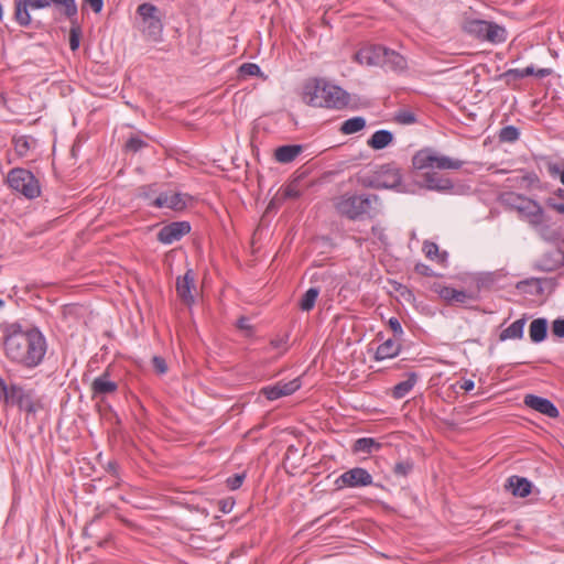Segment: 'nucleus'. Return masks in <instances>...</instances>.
Wrapping results in <instances>:
<instances>
[{
	"mask_svg": "<svg viewBox=\"0 0 564 564\" xmlns=\"http://www.w3.org/2000/svg\"><path fill=\"white\" fill-rule=\"evenodd\" d=\"M46 349V339L37 328L23 329L19 324L6 328L3 351L13 365L33 369L43 361Z\"/></svg>",
	"mask_w": 564,
	"mask_h": 564,
	"instance_id": "obj_1",
	"label": "nucleus"
},
{
	"mask_svg": "<svg viewBox=\"0 0 564 564\" xmlns=\"http://www.w3.org/2000/svg\"><path fill=\"white\" fill-rule=\"evenodd\" d=\"M302 98L312 107L330 109H343L349 102L347 91L321 78L310 79L304 84Z\"/></svg>",
	"mask_w": 564,
	"mask_h": 564,
	"instance_id": "obj_2",
	"label": "nucleus"
},
{
	"mask_svg": "<svg viewBox=\"0 0 564 564\" xmlns=\"http://www.w3.org/2000/svg\"><path fill=\"white\" fill-rule=\"evenodd\" d=\"M380 197L376 194L346 193L336 199L337 213L349 220L373 218L380 212Z\"/></svg>",
	"mask_w": 564,
	"mask_h": 564,
	"instance_id": "obj_3",
	"label": "nucleus"
},
{
	"mask_svg": "<svg viewBox=\"0 0 564 564\" xmlns=\"http://www.w3.org/2000/svg\"><path fill=\"white\" fill-rule=\"evenodd\" d=\"M137 13L139 15L138 28L142 34L150 41H161L163 32V15L160 9L152 3L144 2L138 7Z\"/></svg>",
	"mask_w": 564,
	"mask_h": 564,
	"instance_id": "obj_4",
	"label": "nucleus"
},
{
	"mask_svg": "<svg viewBox=\"0 0 564 564\" xmlns=\"http://www.w3.org/2000/svg\"><path fill=\"white\" fill-rule=\"evenodd\" d=\"M463 30L482 42L499 44L507 40V30L503 26L486 20H466L463 24Z\"/></svg>",
	"mask_w": 564,
	"mask_h": 564,
	"instance_id": "obj_5",
	"label": "nucleus"
},
{
	"mask_svg": "<svg viewBox=\"0 0 564 564\" xmlns=\"http://www.w3.org/2000/svg\"><path fill=\"white\" fill-rule=\"evenodd\" d=\"M413 166L419 170H459L464 162L457 159L440 154L432 149H423L416 152L412 159Z\"/></svg>",
	"mask_w": 564,
	"mask_h": 564,
	"instance_id": "obj_6",
	"label": "nucleus"
},
{
	"mask_svg": "<svg viewBox=\"0 0 564 564\" xmlns=\"http://www.w3.org/2000/svg\"><path fill=\"white\" fill-rule=\"evenodd\" d=\"M9 186L29 199L39 197L41 187L35 176L25 169H12L7 177Z\"/></svg>",
	"mask_w": 564,
	"mask_h": 564,
	"instance_id": "obj_7",
	"label": "nucleus"
},
{
	"mask_svg": "<svg viewBox=\"0 0 564 564\" xmlns=\"http://www.w3.org/2000/svg\"><path fill=\"white\" fill-rule=\"evenodd\" d=\"M510 205L519 212V214L524 217L530 225L538 228L544 224L545 215L542 206L528 197L522 195L511 194L509 196Z\"/></svg>",
	"mask_w": 564,
	"mask_h": 564,
	"instance_id": "obj_8",
	"label": "nucleus"
},
{
	"mask_svg": "<svg viewBox=\"0 0 564 564\" xmlns=\"http://www.w3.org/2000/svg\"><path fill=\"white\" fill-rule=\"evenodd\" d=\"M6 403L18 405L20 410L28 413H35L42 408L41 401L33 389L25 390L23 387L13 383L11 384V397Z\"/></svg>",
	"mask_w": 564,
	"mask_h": 564,
	"instance_id": "obj_9",
	"label": "nucleus"
},
{
	"mask_svg": "<svg viewBox=\"0 0 564 564\" xmlns=\"http://www.w3.org/2000/svg\"><path fill=\"white\" fill-rule=\"evenodd\" d=\"M48 8L47 0H15L14 1V21L22 28H28L32 23L31 10Z\"/></svg>",
	"mask_w": 564,
	"mask_h": 564,
	"instance_id": "obj_10",
	"label": "nucleus"
},
{
	"mask_svg": "<svg viewBox=\"0 0 564 564\" xmlns=\"http://www.w3.org/2000/svg\"><path fill=\"white\" fill-rule=\"evenodd\" d=\"M338 488L346 487H366L372 485V476L361 467L351 468L343 473L336 480Z\"/></svg>",
	"mask_w": 564,
	"mask_h": 564,
	"instance_id": "obj_11",
	"label": "nucleus"
},
{
	"mask_svg": "<svg viewBox=\"0 0 564 564\" xmlns=\"http://www.w3.org/2000/svg\"><path fill=\"white\" fill-rule=\"evenodd\" d=\"M175 286L180 300L188 306L193 305L196 292L194 271L188 269L184 275L177 276Z\"/></svg>",
	"mask_w": 564,
	"mask_h": 564,
	"instance_id": "obj_12",
	"label": "nucleus"
},
{
	"mask_svg": "<svg viewBox=\"0 0 564 564\" xmlns=\"http://www.w3.org/2000/svg\"><path fill=\"white\" fill-rule=\"evenodd\" d=\"M387 47L382 45H367L356 53V59L361 65L383 66Z\"/></svg>",
	"mask_w": 564,
	"mask_h": 564,
	"instance_id": "obj_13",
	"label": "nucleus"
},
{
	"mask_svg": "<svg viewBox=\"0 0 564 564\" xmlns=\"http://www.w3.org/2000/svg\"><path fill=\"white\" fill-rule=\"evenodd\" d=\"M191 231V225L187 221H175L164 226L158 234V240L170 245L180 240L184 235Z\"/></svg>",
	"mask_w": 564,
	"mask_h": 564,
	"instance_id": "obj_14",
	"label": "nucleus"
},
{
	"mask_svg": "<svg viewBox=\"0 0 564 564\" xmlns=\"http://www.w3.org/2000/svg\"><path fill=\"white\" fill-rule=\"evenodd\" d=\"M300 379H293L289 382H278L274 386H269L262 389V394L270 401L290 395L300 389Z\"/></svg>",
	"mask_w": 564,
	"mask_h": 564,
	"instance_id": "obj_15",
	"label": "nucleus"
},
{
	"mask_svg": "<svg viewBox=\"0 0 564 564\" xmlns=\"http://www.w3.org/2000/svg\"><path fill=\"white\" fill-rule=\"evenodd\" d=\"M186 195L174 192L161 193L152 203L156 208H169L172 210H182L186 207Z\"/></svg>",
	"mask_w": 564,
	"mask_h": 564,
	"instance_id": "obj_16",
	"label": "nucleus"
},
{
	"mask_svg": "<svg viewBox=\"0 0 564 564\" xmlns=\"http://www.w3.org/2000/svg\"><path fill=\"white\" fill-rule=\"evenodd\" d=\"M524 404L541 414H544L551 419H556L560 415L556 406L547 399L538 397L534 394H528L524 397Z\"/></svg>",
	"mask_w": 564,
	"mask_h": 564,
	"instance_id": "obj_17",
	"label": "nucleus"
},
{
	"mask_svg": "<svg viewBox=\"0 0 564 564\" xmlns=\"http://www.w3.org/2000/svg\"><path fill=\"white\" fill-rule=\"evenodd\" d=\"M551 74H552L551 68L535 69L534 66L531 65V66H528L524 68H510L501 75V78H505L507 82H509L510 79L518 80V79H522L524 77L533 76V75L539 78H544Z\"/></svg>",
	"mask_w": 564,
	"mask_h": 564,
	"instance_id": "obj_18",
	"label": "nucleus"
},
{
	"mask_svg": "<svg viewBox=\"0 0 564 564\" xmlns=\"http://www.w3.org/2000/svg\"><path fill=\"white\" fill-rule=\"evenodd\" d=\"M434 290L448 304H463L473 299L467 292L446 285L436 284Z\"/></svg>",
	"mask_w": 564,
	"mask_h": 564,
	"instance_id": "obj_19",
	"label": "nucleus"
},
{
	"mask_svg": "<svg viewBox=\"0 0 564 564\" xmlns=\"http://www.w3.org/2000/svg\"><path fill=\"white\" fill-rule=\"evenodd\" d=\"M378 180H380L381 188H395L401 184L402 176L397 166L386 164L380 167Z\"/></svg>",
	"mask_w": 564,
	"mask_h": 564,
	"instance_id": "obj_20",
	"label": "nucleus"
},
{
	"mask_svg": "<svg viewBox=\"0 0 564 564\" xmlns=\"http://www.w3.org/2000/svg\"><path fill=\"white\" fill-rule=\"evenodd\" d=\"M110 375L108 371L104 372L99 377L95 378L91 382L93 398L104 397L111 394L117 391L118 384L109 379Z\"/></svg>",
	"mask_w": 564,
	"mask_h": 564,
	"instance_id": "obj_21",
	"label": "nucleus"
},
{
	"mask_svg": "<svg viewBox=\"0 0 564 564\" xmlns=\"http://www.w3.org/2000/svg\"><path fill=\"white\" fill-rule=\"evenodd\" d=\"M505 488L514 497L524 498L531 494L532 484L527 478L514 475L507 479Z\"/></svg>",
	"mask_w": 564,
	"mask_h": 564,
	"instance_id": "obj_22",
	"label": "nucleus"
},
{
	"mask_svg": "<svg viewBox=\"0 0 564 564\" xmlns=\"http://www.w3.org/2000/svg\"><path fill=\"white\" fill-rule=\"evenodd\" d=\"M303 151L302 145L288 144L275 149L274 159L280 163H290L294 161Z\"/></svg>",
	"mask_w": 564,
	"mask_h": 564,
	"instance_id": "obj_23",
	"label": "nucleus"
},
{
	"mask_svg": "<svg viewBox=\"0 0 564 564\" xmlns=\"http://www.w3.org/2000/svg\"><path fill=\"white\" fill-rule=\"evenodd\" d=\"M426 187L437 192H449L454 185L449 178L441 177L437 173H426L424 175Z\"/></svg>",
	"mask_w": 564,
	"mask_h": 564,
	"instance_id": "obj_24",
	"label": "nucleus"
},
{
	"mask_svg": "<svg viewBox=\"0 0 564 564\" xmlns=\"http://www.w3.org/2000/svg\"><path fill=\"white\" fill-rule=\"evenodd\" d=\"M401 350V345L395 339H387L378 346L376 350V359L382 360L395 357Z\"/></svg>",
	"mask_w": 564,
	"mask_h": 564,
	"instance_id": "obj_25",
	"label": "nucleus"
},
{
	"mask_svg": "<svg viewBox=\"0 0 564 564\" xmlns=\"http://www.w3.org/2000/svg\"><path fill=\"white\" fill-rule=\"evenodd\" d=\"M382 67L393 72H402L406 68V59L398 52L387 47V55Z\"/></svg>",
	"mask_w": 564,
	"mask_h": 564,
	"instance_id": "obj_26",
	"label": "nucleus"
},
{
	"mask_svg": "<svg viewBox=\"0 0 564 564\" xmlns=\"http://www.w3.org/2000/svg\"><path fill=\"white\" fill-rule=\"evenodd\" d=\"M392 141V132L388 130H378L369 138L367 144L373 150H382L387 148Z\"/></svg>",
	"mask_w": 564,
	"mask_h": 564,
	"instance_id": "obj_27",
	"label": "nucleus"
},
{
	"mask_svg": "<svg viewBox=\"0 0 564 564\" xmlns=\"http://www.w3.org/2000/svg\"><path fill=\"white\" fill-rule=\"evenodd\" d=\"M48 7L54 6L68 20L77 18L78 9L75 0H47Z\"/></svg>",
	"mask_w": 564,
	"mask_h": 564,
	"instance_id": "obj_28",
	"label": "nucleus"
},
{
	"mask_svg": "<svg viewBox=\"0 0 564 564\" xmlns=\"http://www.w3.org/2000/svg\"><path fill=\"white\" fill-rule=\"evenodd\" d=\"M417 381V375L415 372H411L408 375V378L404 381L399 382L392 389V397L394 399L404 398L414 387Z\"/></svg>",
	"mask_w": 564,
	"mask_h": 564,
	"instance_id": "obj_29",
	"label": "nucleus"
},
{
	"mask_svg": "<svg viewBox=\"0 0 564 564\" xmlns=\"http://www.w3.org/2000/svg\"><path fill=\"white\" fill-rule=\"evenodd\" d=\"M547 332V322L545 318L533 319L530 324V338L534 343H540L545 339Z\"/></svg>",
	"mask_w": 564,
	"mask_h": 564,
	"instance_id": "obj_30",
	"label": "nucleus"
},
{
	"mask_svg": "<svg viewBox=\"0 0 564 564\" xmlns=\"http://www.w3.org/2000/svg\"><path fill=\"white\" fill-rule=\"evenodd\" d=\"M381 448V444L377 442L372 437H361L358 438L352 446L354 452L356 453H366L370 454L372 452H377Z\"/></svg>",
	"mask_w": 564,
	"mask_h": 564,
	"instance_id": "obj_31",
	"label": "nucleus"
},
{
	"mask_svg": "<svg viewBox=\"0 0 564 564\" xmlns=\"http://www.w3.org/2000/svg\"><path fill=\"white\" fill-rule=\"evenodd\" d=\"M524 325V318L517 319L500 333V340L521 338L523 336Z\"/></svg>",
	"mask_w": 564,
	"mask_h": 564,
	"instance_id": "obj_32",
	"label": "nucleus"
},
{
	"mask_svg": "<svg viewBox=\"0 0 564 564\" xmlns=\"http://www.w3.org/2000/svg\"><path fill=\"white\" fill-rule=\"evenodd\" d=\"M366 127V120L362 117H354L341 123L340 132L343 134H352L361 131Z\"/></svg>",
	"mask_w": 564,
	"mask_h": 564,
	"instance_id": "obj_33",
	"label": "nucleus"
},
{
	"mask_svg": "<svg viewBox=\"0 0 564 564\" xmlns=\"http://www.w3.org/2000/svg\"><path fill=\"white\" fill-rule=\"evenodd\" d=\"M319 290L317 288H310L301 297L299 307L303 312H310L314 308L316 300L318 297Z\"/></svg>",
	"mask_w": 564,
	"mask_h": 564,
	"instance_id": "obj_34",
	"label": "nucleus"
},
{
	"mask_svg": "<svg viewBox=\"0 0 564 564\" xmlns=\"http://www.w3.org/2000/svg\"><path fill=\"white\" fill-rule=\"evenodd\" d=\"M423 252L425 257L430 260H436L438 263H445L447 253L440 252L438 246L432 241H424L423 243Z\"/></svg>",
	"mask_w": 564,
	"mask_h": 564,
	"instance_id": "obj_35",
	"label": "nucleus"
},
{
	"mask_svg": "<svg viewBox=\"0 0 564 564\" xmlns=\"http://www.w3.org/2000/svg\"><path fill=\"white\" fill-rule=\"evenodd\" d=\"M69 47L73 52L77 51L80 44L82 26L77 18L69 20Z\"/></svg>",
	"mask_w": 564,
	"mask_h": 564,
	"instance_id": "obj_36",
	"label": "nucleus"
},
{
	"mask_svg": "<svg viewBox=\"0 0 564 564\" xmlns=\"http://www.w3.org/2000/svg\"><path fill=\"white\" fill-rule=\"evenodd\" d=\"M34 141L26 135L17 137L13 139L14 150L19 156H25L31 149Z\"/></svg>",
	"mask_w": 564,
	"mask_h": 564,
	"instance_id": "obj_37",
	"label": "nucleus"
},
{
	"mask_svg": "<svg viewBox=\"0 0 564 564\" xmlns=\"http://www.w3.org/2000/svg\"><path fill=\"white\" fill-rule=\"evenodd\" d=\"M414 464L411 459H404L397 462L392 468L393 474L397 477H403L405 478L412 470H413Z\"/></svg>",
	"mask_w": 564,
	"mask_h": 564,
	"instance_id": "obj_38",
	"label": "nucleus"
},
{
	"mask_svg": "<svg viewBox=\"0 0 564 564\" xmlns=\"http://www.w3.org/2000/svg\"><path fill=\"white\" fill-rule=\"evenodd\" d=\"M520 132L514 126H506L499 132L501 142H514L519 139Z\"/></svg>",
	"mask_w": 564,
	"mask_h": 564,
	"instance_id": "obj_39",
	"label": "nucleus"
},
{
	"mask_svg": "<svg viewBox=\"0 0 564 564\" xmlns=\"http://www.w3.org/2000/svg\"><path fill=\"white\" fill-rule=\"evenodd\" d=\"M545 166H546L549 174L552 177H558L561 183L564 186V169H563L564 162L557 163V162L546 161Z\"/></svg>",
	"mask_w": 564,
	"mask_h": 564,
	"instance_id": "obj_40",
	"label": "nucleus"
},
{
	"mask_svg": "<svg viewBox=\"0 0 564 564\" xmlns=\"http://www.w3.org/2000/svg\"><path fill=\"white\" fill-rule=\"evenodd\" d=\"M147 145H148L147 142L143 141L141 138H139L137 135H132L127 141L124 148L127 151L135 153Z\"/></svg>",
	"mask_w": 564,
	"mask_h": 564,
	"instance_id": "obj_41",
	"label": "nucleus"
},
{
	"mask_svg": "<svg viewBox=\"0 0 564 564\" xmlns=\"http://www.w3.org/2000/svg\"><path fill=\"white\" fill-rule=\"evenodd\" d=\"M395 121L401 124H412L416 121V118L413 112L401 110L395 115Z\"/></svg>",
	"mask_w": 564,
	"mask_h": 564,
	"instance_id": "obj_42",
	"label": "nucleus"
},
{
	"mask_svg": "<svg viewBox=\"0 0 564 564\" xmlns=\"http://www.w3.org/2000/svg\"><path fill=\"white\" fill-rule=\"evenodd\" d=\"M241 76H257L261 73L260 67L254 63H245L239 68Z\"/></svg>",
	"mask_w": 564,
	"mask_h": 564,
	"instance_id": "obj_43",
	"label": "nucleus"
},
{
	"mask_svg": "<svg viewBox=\"0 0 564 564\" xmlns=\"http://www.w3.org/2000/svg\"><path fill=\"white\" fill-rule=\"evenodd\" d=\"M477 288L489 289L495 283V275L492 273H486L477 278Z\"/></svg>",
	"mask_w": 564,
	"mask_h": 564,
	"instance_id": "obj_44",
	"label": "nucleus"
},
{
	"mask_svg": "<svg viewBox=\"0 0 564 564\" xmlns=\"http://www.w3.org/2000/svg\"><path fill=\"white\" fill-rule=\"evenodd\" d=\"M152 365H153V368L154 370L159 373V375H164L166 373L167 371V365H166V361L164 358L160 357V356H154L152 358Z\"/></svg>",
	"mask_w": 564,
	"mask_h": 564,
	"instance_id": "obj_45",
	"label": "nucleus"
},
{
	"mask_svg": "<svg viewBox=\"0 0 564 564\" xmlns=\"http://www.w3.org/2000/svg\"><path fill=\"white\" fill-rule=\"evenodd\" d=\"M246 475L245 474H236L227 479V486L231 490H236L241 487L243 479Z\"/></svg>",
	"mask_w": 564,
	"mask_h": 564,
	"instance_id": "obj_46",
	"label": "nucleus"
},
{
	"mask_svg": "<svg viewBox=\"0 0 564 564\" xmlns=\"http://www.w3.org/2000/svg\"><path fill=\"white\" fill-rule=\"evenodd\" d=\"M90 8L95 13H100L104 7V0H83L82 9Z\"/></svg>",
	"mask_w": 564,
	"mask_h": 564,
	"instance_id": "obj_47",
	"label": "nucleus"
},
{
	"mask_svg": "<svg viewBox=\"0 0 564 564\" xmlns=\"http://www.w3.org/2000/svg\"><path fill=\"white\" fill-rule=\"evenodd\" d=\"M284 196L286 198H297L301 196V191L297 187L295 182L289 184L284 191Z\"/></svg>",
	"mask_w": 564,
	"mask_h": 564,
	"instance_id": "obj_48",
	"label": "nucleus"
},
{
	"mask_svg": "<svg viewBox=\"0 0 564 564\" xmlns=\"http://www.w3.org/2000/svg\"><path fill=\"white\" fill-rule=\"evenodd\" d=\"M389 327L393 332L395 337H401L403 335V329L401 323L397 317H391L388 322Z\"/></svg>",
	"mask_w": 564,
	"mask_h": 564,
	"instance_id": "obj_49",
	"label": "nucleus"
},
{
	"mask_svg": "<svg viewBox=\"0 0 564 564\" xmlns=\"http://www.w3.org/2000/svg\"><path fill=\"white\" fill-rule=\"evenodd\" d=\"M552 332L557 337H564V318H557L552 323Z\"/></svg>",
	"mask_w": 564,
	"mask_h": 564,
	"instance_id": "obj_50",
	"label": "nucleus"
},
{
	"mask_svg": "<svg viewBox=\"0 0 564 564\" xmlns=\"http://www.w3.org/2000/svg\"><path fill=\"white\" fill-rule=\"evenodd\" d=\"M360 184L364 186V187H370V188H381V185H380V180H378V176L377 177H362L360 180Z\"/></svg>",
	"mask_w": 564,
	"mask_h": 564,
	"instance_id": "obj_51",
	"label": "nucleus"
},
{
	"mask_svg": "<svg viewBox=\"0 0 564 564\" xmlns=\"http://www.w3.org/2000/svg\"><path fill=\"white\" fill-rule=\"evenodd\" d=\"M0 394L3 395L4 402L9 400V397H11V384L8 386L6 380L0 377Z\"/></svg>",
	"mask_w": 564,
	"mask_h": 564,
	"instance_id": "obj_52",
	"label": "nucleus"
},
{
	"mask_svg": "<svg viewBox=\"0 0 564 564\" xmlns=\"http://www.w3.org/2000/svg\"><path fill=\"white\" fill-rule=\"evenodd\" d=\"M546 205H547L549 207H551L552 209L556 210L557 213H560V214H564V202H562V203H556V202H555V198H553V197H549V198L546 199Z\"/></svg>",
	"mask_w": 564,
	"mask_h": 564,
	"instance_id": "obj_53",
	"label": "nucleus"
},
{
	"mask_svg": "<svg viewBox=\"0 0 564 564\" xmlns=\"http://www.w3.org/2000/svg\"><path fill=\"white\" fill-rule=\"evenodd\" d=\"M415 272L419 273V274H422L424 276H431L433 275V272L432 270L430 269L429 265L424 264V263H417L414 268Z\"/></svg>",
	"mask_w": 564,
	"mask_h": 564,
	"instance_id": "obj_54",
	"label": "nucleus"
},
{
	"mask_svg": "<svg viewBox=\"0 0 564 564\" xmlns=\"http://www.w3.org/2000/svg\"><path fill=\"white\" fill-rule=\"evenodd\" d=\"M235 502L232 500H220L219 501V509L224 513H229L234 508Z\"/></svg>",
	"mask_w": 564,
	"mask_h": 564,
	"instance_id": "obj_55",
	"label": "nucleus"
},
{
	"mask_svg": "<svg viewBox=\"0 0 564 564\" xmlns=\"http://www.w3.org/2000/svg\"><path fill=\"white\" fill-rule=\"evenodd\" d=\"M474 387H475V383H474V381H473V380H470V379L465 380V381L462 383V386H460V388H462L463 390H465V391H471V390L474 389Z\"/></svg>",
	"mask_w": 564,
	"mask_h": 564,
	"instance_id": "obj_56",
	"label": "nucleus"
},
{
	"mask_svg": "<svg viewBox=\"0 0 564 564\" xmlns=\"http://www.w3.org/2000/svg\"><path fill=\"white\" fill-rule=\"evenodd\" d=\"M248 318L246 317H241L239 321H238V327L240 329H249L250 328V325L248 323Z\"/></svg>",
	"mask_w": 564,
	"mask_h": 564,
	"instance_id": "obj_57",
	"label": "nucleus"
},
{
	"mask_svg": "<svg viewBox=\"0 0 564 564\" xmlns=\"http://www.w3.org/2000/svg\"><path fill=\"white\" fill-rule=\"evenodd\" d=\"M118 465L115 460L108 463V470L112 474L117 473Z\"/></svg>",
	"mask_w": 564,
	"mask_h": 564,
	"instance_id": "obj_58",
	"label": "nucleus"
},
{
	"mask_svg": "<svg viewBox=\"0 0 564 564\" xmlns=\"http://www.w3.org/2000/svg\"><path fill=\"white\" fill-rule=\"evenodd\" d=\"M535 268L543 272H549L551 270V268L549 265H544L541 262H536Z\"/></svg>",
	"mask_w": 564,
	"mask_h": 564,
	"instance_id": "obj_59",
	"label": "nucleus"
},
{
	"mask_svg": "<svg viewBox=\"0 0 564 564\" xmlns=\"http://www.w3.org/2000/svg\"><path fill=\"white\" fill-rule=\"evenodd\" d=\"M554 195H555L557 198H560V199L564 200V189H563V188H557V189L554 192Z\"/></svg>",
	"mask_w": 564,
	"mask_h": 564,
	"instance_id": "obj_60",
	"label": "nucleus"
},
{
	"mask_svg": "<svg viewBox=\"0 0 564 564\" xmlns=\"http://www.w3.org/2000/svg\"><path fill=\"white\" fill-rule=\"evenodd\" d=\"M532 281L536 282V283H540L541 282V279H532Z\"/></svg>",
	"mask_w": 564,
	"mask_h": 564,
	"instance_id": "obj_61",
	"label": "nucleus"
},
{
	"mask_svg": "<svg viewBox=\"0 0 564 564\" xmlns=\"http://www.w3.org/2000/svg\"><path fill=\"white\" fill-rule=\"evenodd\" d=\"M4 302L0 299V307L3 306Z\"/></svg>",
	"mask_w": 564,
	"mask_h": 564,
	"instance_id": "obj_62",
	"label": "nucleus"
}]
</instances>
